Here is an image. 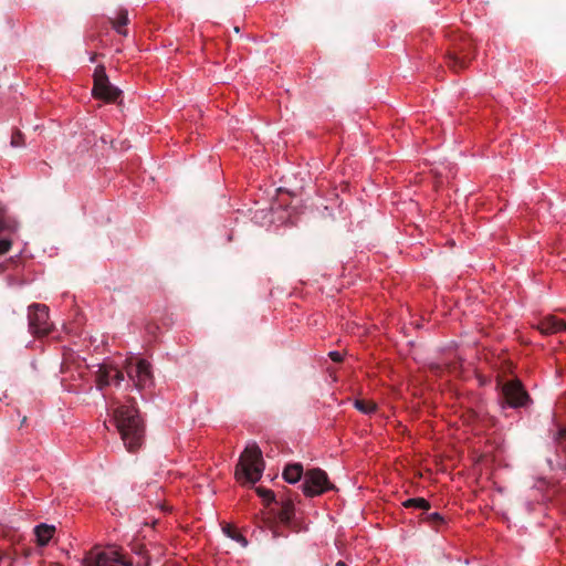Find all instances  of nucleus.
I'll return each mask as SVG.
<instances>
[{"mask_svg": "<svg viewBox=\"0 0 566 566\" xmlns=\"http://www.w3.org/2000/svg\"><path fill=\"white\" fill-rule=\"evenodd\" d=\"M113 418L125 448L129 452L137 451L144 442L145 424L135 403L117 406Z\"/></svg>", "mask_w": 566, "mask_h": 566, "instance_id": "nucleus-1", "label": "nucleus"}, {"mask_svg": "<svg viewBox=\"0 0 566 566\" xmlns=\"http://www.w3.org/2000/svg\"><path fill=\"white\" fill-rule=\"evenodd\" d=\"M264 461L262 451L258 444L253 443L245 448L240 455L235 468V476L241 482L256 483L263 473Z\"/></svg>", "mask_w": 566, "mask_h": 566, "instance_id": "nucleus-2", "label": "nucleus"}, {"mask_svg": "<svg viewBox=\"0 0 566 566\" xmlns=\"http://www.w3.org/2000/svg\"><path fill=\"white\" fill-rule=\"evenodd\" d=\"M83 566H134V562L120 548L108 546L103 549L93 547L83 560Z\"/></svg>", "mask_w": 566, "mask_h": 566, "instance_id": "nucleus-3", "label": "nucleus"}, {"mask_svg": "<svg viewBox=\"0 0 566 566\" xmlns=\"http://www.w3.org/2000/svg\"><path fill=\"white\" fill-rule=\"evenodd\" d=\"M333 489L334 485L329 482L327 473L324 470L315 468L304 473L302 491L306 496H318Z\"/></svg>", "mask_w": 566, "mask_h": 566, "instance_id": "nucleus-4", "label": "nucleus"}, {"mask_svg": "<svg viewBox=\"0 0 566 566\" xmlns=\"http://www.w3.org/2000/svg\"><path fill=\"white\" fill-rule=\"evenodd\" d=\"M473 44L470 39L455 41L447 53V64L453 72L464 70L472 59Z\"/></svg>", "mask_w": 566, "mask_h": 566, "instance_id": "nucleus-5", "label": "nucleus"}, {"mask_svg": "<svg viewBox=\"0 0 566 566\" xmlns=\"http://www.w3.org/2000/svg\"><path fill=\"white\" fill-rule=\"evenodd\" d=\"M29 331L35 337H43L51 333L53 323L49 317V308L44 304H32L28 313Z\"/></svg>", "mask_w": 566, "mask_h": 566, "instance_id": "nucleus-6", "label": "nucleus"}, {"mask_svg": "<svg viewBox=\"0 0 566 566\" xmlns=\"http://www.w3.org/2000/svg\"><path fill=\"white\" fill-rule=\"evenodd\" d=\"M125 371L139 390L150 387L154 382L150 364L145 359H130L125 366Z\"/></svg>", "mask_w": 566, "mask_h": 566, "instance_id": "nucleus-7", "label": "nucleus"}, {"mask_svg": "<svg viewBox=\"0 0 566 566\" xmlns=\"http://www.w3.org/2000/svg\"><path fill=\"white\" fill-rule=\"evenodd\" d=\"M93 96L107 103L116 102L122 91L114 86L106 75L104 66H97L94 72Z\"/></svg>", "mask_w": 566, "mask_h": 566, "instance_id": "nucleus-8", "label": "nucleus"}, {"mask_svg": "<svg viewBox=\"0 0 566 566\" xmlns=\"http://www.w3.org/2000/svg\"><path fill=\"white\" fill-rule=\"evenodd\" d=\"M502 395L512 408L524 407L531 400L520 380L506 381L502 387Z\"/></svg>", "mask_w": 566, "mask_h": 566, "instance_id": "nucleus-9", "label": "nucleus"}, {"mask_svg": "<svg viewBox=\"0 0 566 566\" xmlns=\"http://www.w3.org/2000/svg\"><path fill=\"white\" fill-rule=\"evenodd\" d=\"M537 329L544 335L556 334L566 331V322L554 315H548L538 322Z\"/></svg>", "mask_w": 566, "mask_h": 566, "instance_id": "nucleus-10", "label": "nucleus"}, {"mask_svg": "<svg viewBox=\"0 0 566 566\" xmlns=\"http://www.w3.org/2000/svg\"><path fill=\"white\" fill-rule=\"evenodd\" d=\"M56 528L54 525H49L45 523L39 524L34 527V535L36 537V544L39 546H45L49 544L50 539L53 537Z\"/></svg>", "mask_w": 566, "mask_h": 566, "instance_id": "nucleus-11", "label": "nucleus"}, {"mask_svg": "<svg viewBox=\"0 0 566 566\" xmlns=\"http://www.w3.org/2000/svg\"><path fill=\"white\" fill-rule=\"evenodd\" d=\"M304 478L303 467L300 463H293L285 467L283 470V479L287 483H296Z\"/></svg>", "mask_w": 566, "mask_h": 566, "instance_id": "nucleus-12", "label": "nucleus"}, {"mask_svg": "<svg viewBox=\"0 0 566 566\" xmlns=\"http://www.w3.org/2000/svg\"><path fill=\"white\" fill-rule=\"evenodd\" d=\"M420 521L429 524L436 531H440L441 526L446 525L444 517L437 512H434V513L422 512L420 515Z\"/></svg>", "mask_w": 566, "mask_h": 566, "instance_id": "nucleus-13", "label": "nucleus"}, {"mask_svg": "<svg viewBox=\"0 0 566 566\" xmlns=\"http://www.w3.org/2000/svg\"><path fill=\"white\" fill-rule=\"evenodd\" d=\"M128 23V13L126 10H120L115 19L112 20V25L117 33L126 36L127 29L125 28Z\"/></svg>", "mask_w": 566, "mask_h": 566, "instance_id": "nucleus-14", "label": "nucleus"}, {"mask_svg": "<svg viewBox=\"0 0 566 566\" xmlns=\"http://www.w3.org/2000/svg\"><path fill=\"white\" fill-rule=\"evenodd\" d=\"M294 515V504L291 500H286L282 503L279 512V518L281 522L289 524Z\"/></svg>", "mask_w": 566, "mask_h": 566, "instance_id": "nucleus-15", "label": "nucleus"}, {"mask_svg": "<svg viewBox=\"0 0 566 566\" xmlns=\"http://www.w3.org/2000/svg\"><path fill=\"white\" fill-rule=\"evenodd\" d=\"M113 367L101 366L97 375V385L99 389L112 384Z\"/></svg>", "mask_w": 566, "mask_h": 566, "instance_id": "nucleus-16", "label": "nucleus"}, {"mask_svg": "<svg viewBox=\"0 0 566 566\" xmlns=\"http://www.w3.org/2000/svg\"><path fill=\"white\" fill-rule=\"evenodd\" d=\"M402 506L403 507H415V509H420L422 510L423 512H428L431 507V504L429 503V501H427L426 499L423 497H413V499H408L406 500L403 503H402Z\"/></svg>", "mask_w": 566, "mask_h": 566, "instance_id": "nucleus-17", "label": "nucleus"}, {"mask_svg": "<svg viewBox=\"0 0 566 566\" xmlns=\"http://www.w3.org/2000/svg\"><path fill=\"white\" fill-rule=\"evenodd\" d=\"M357 410L363 413L369 415L376 410V405L373 401L357 399L354 402Z\"/></svg>", "mask_w": 566, "mask_h": 566, "instance_id": "nucleus-18", "label": "nucleus"}, {"mask_svg": "<svg viewBox=\"0 0 566 566\" xmlns=\"http://www.w3.org/2000/svg\"><path fill=\"white\" fill-rule=\"evenodd\" d=\"M23 145H24V135L19 129H14L11 135V146L21 147Z\"/></svg>", "mask_w": 566, "mask_h": 566, "instance_id": "nucleus-19", "label": "nucleus"}, {"mask_svg": "<svg viewBox=\"0 0 566 566\" xmlns=\"http://www.w3.org/2000/svg\"><path fill=\"white\" fill-rule=\"evenodd\" d=\"M256 492L261 497H263L264 500H266L269 502L275 501V495L271 490H268L264 488H258Z\"/></svg>", "mask_w": 566, "mask_h": 566, "instance_id": "nucleus-20", "label": "nucleus"}, {"mask_svg": "<svg viewBox=\"0 0 566 566\" xmlns=\"http://www.w3.org/2000/svg\"><path fill=\"white\" fill-rule=\"evenodd\" d=\"M124 380V373L116 367H113L112 373V382H114L116 386L120 385V382Z\"/></svg>", "mask_w": 566, "mask_h": 566, "instance_id": "nucleus-21", "label": "nucleus"}, {"mask_svg": "<svg viewBox=\"0 0 566 566\" xmlns=\"http://www.w3.org/2000/svg\"><path fill=\"white\" fill-rule=\"evenodd\" d=\"M12 242L9 239H0V255L6 254L11 249Z\"/></svg>", "mask_w": 566, "mask_h": 566, "instance_id": "nucleus-22", "label": "nucleus"}, {"mask_svg": "<svg viewBox=\"0 0 566 566\" xmlns=\"http://www.w3.org/2000/svg\"><path fill=\"white\" fill-rule=\"evenodd\" d=\"M9 224L4 219V208L0 205V232L7 230Z\"/></svg>", "mask_w": 566, "mask_h": 566, "instance_id": "nucleus-23", "label": "nucleus"}, {"mask_svg": "<svg viewBox=\"0 0 566 566\" xmlns=\"http://www.w3.org/2000/svg\"><path fill=\"white\" fill-rule=\"evenodd\" d=\"M132 551L139 555V556H144L145 553H146V548H145V545L144 544H140V543H135L132 545Z\"/></svg>", "mask_w": 566, "mask_h": 566, "instance_id": "nucleus-24", "label": "nucleus"}, {"mask_svg": "<svg viewBox=\"0 0 566 566\" xmlns=\"http://www.w3.org/2000/svg\"><path fill=\"white\" fill-rule=\"evenodd\" d=\"M329 357L333 361L340 363L343 360V355L339 352H331Z\"/></svg>", "mask_w": 566, "mask_h": 566, "instance_id": "nucleus-25", "label": "nucleus"}, {"mask_svg": "<svg viewBox=\"0 0 566 566\" xmlns=\"http://www.w3.org/2000/svg\"><path fill=\"white\" fill-rule=\"evenodd\" d=\"M558 439H566V426L558 430Z\"/></svg>", "mask_w": 566, "mask_h": 566, "instance_id": "nucleus-26", "label": "nucleus"}, {"mask_svg": "<svg viewBox=\"0 0 566 566\" xmlns=\"http://www.w3.org/2000/svg\"><path fill=\"white\" fill-rule=\"evenodd\" d=\"M336 566H347V565H346V563H345V562H343V560H338V562L336 563Z\"/></svg>", "mask_w": 566, "mask_h": 566, "instance_id": "nucleus-27", "label": "nucleus"}, {"mask_svg": "<svg viewBox=\"0 0 566 566\" xmlns=\"http://www.w3.org/2000/svg\"><path fill=\"white\" fill-rule=\"evenodd\" d=\"M233 30H234V32H235V33H239V32H240L239 27H234V29H233Z\"/></svg>", "mask_w": 566, "mask_h": 566, "instance_id": "nucleus-28", "label": "nucleus"}, {"mask_svg": "<svg viewBox=\"0 0 566 566\" xmlns=\"http://www.w3.org/2000/svg\"><path fill=\"white\" fill-rule=\"evenodd\" d=\"M148 564H149V560H148V558H146L145 566H148Z\"/></svg>", "mask_w": 566, "mask_h": 566, "instance_id": "nucleus-29", "label": "nucleus"}, {"mask_svg": "<svg viewBox=\"0 0 566 566\" xmlns=\"http://www.w3.org/2000/svg\"><path fill=\"white\" fill-rule=\"evenodd\" d=\"M137 566H139V562L137 563Z\"/></svg>", "mask_w": 566, "mask_h": 566, "instance_id": "nucleus-30", "label": "nucleus"}]
</instances>
